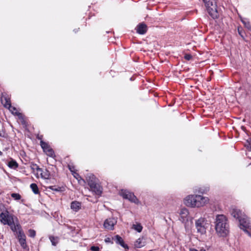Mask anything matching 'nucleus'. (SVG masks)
I'll return each mask as SVG.
<instances>
[{"instance_id": "nucleus-1", "label": "nucleus", "mask_w": 251, "mask_h": 251, "mask_svg": "<svg viewBox=\"0 0 251 251\" xmlns=\"http://www.w3.org/2000/svg\"><path fill=\"white\" fill-rule=\"evenodd\" d=\"M214 223L215 230L219 236L225 237L228 234L229 226L226 216L223 214L217 215Z\"/></svg>"}, {"instance_id": "nucleus-2", "label": "nucleus", "mask_w": 251, "mask_h": 251, "mask_svg": "<svg viewBox=\"0 0 251 251\" xmlns=\"http://www.w3.org/2000/svg\"><path fill=\"white\" fill-rule=\"evenodd\" d=\"M209 201L207 197L200 195H189L184 199V204L191 207H200L203 206Z\"/></svg>"}, {"instance_id": "nucleus-3", "label": "nucleus", "mask_w": 251, "mask_h": 251, "mask_svg": "<svg viewBox=\"0 0 251 251\" xmlns=\"http://www.w3.org/2000/svg\"><path fill=\"white\" fill-rule=\"evenodd\" d=\"M204 2L207 12L209 15L213 19H217L219 17L217 11V6L215 0H202Z\"/></svg>"}, {"instance_id": "nucleus-4", "label": "nucleus", "mask_w": 251, "mask_h": 251, "mask_svg": "<svg viewBox=\"0 0 251 251\" xmlns=\"http://www.w3.org/2000/svg\"><path fill=\"white\" fill-rule=\"evenodd\" d=\"M208 226L207 220L204 217H200L195 221V227L197 232L201 235H204L206 232V229Z\"/></svg>"}, {"instance_id": "nucleus-5", "label": "nucleus", "mask_w": 251, "mask_h": 251, "mask_svg": "<svg viewBox=\"0 0 251 251\" xmlns=\"http://www.w3.org/2000/svg\"><path fill=\"white\" fill-rule=\"evenodd\" d=\"M239 222L240 228L251 237V233L249 231L251 229V223L249 218L245 215H243V217L240 219Z\"/></svg>"}, {"instance_id": "nucleus-6", "label": "nucleus", "mask_w": 251, "mask_h": 251, "mask_svg": "<svg viewBox=\"0 0 251 251\" xmlns=\"http://www.w3.org/2000/svg\"><path fill=\"white\" fill-rule=\"evenodd\" d=\"M15 217L13 214H10L9 211L6 210L0 214V221L4 225H8L13 222L15 219Z\"/></svg>"}, {"instance_id": "nucleus-7", "label": "nucleus", "mask_w": 251, "mask_h": 251, "mask_svg": "<svg viewBox=\"0 0 251 251\" xmlns=\"http://www.w3.org/2000/svg\"><path fill=\"white\" fill-rule=\"evenodd\" d=\"M120 194L124 199H127L132 202L135 203H138L139 202V200L134 194L127 190H121Z\"/></svg>"}, {"instance_id": "nucleus-8", "label": "nucleus", "mask_w": 251, "mask_h": 251, "mask_svg": "<svg viewBox=\"0 0 251 251\" xmlns=\"http://www.w3.org/2000/svg\"><path fill=\"white\" fill-rule=\"evenodd\" d=\"M40 146L42 148L44 152H45L48 156L53 158L55 157V155L53 149L50 148L48 143L43 140H41L40 141Z\"/></svg>"}, {"instance_id": "nucleus-9", "label": "nucleus", "mask_w": 251, "mask_h": 251, "mask_svg": "<svg viewBox=\"0 0 251 251\" xmlns=\"http://www.w3.org/2000/svg\"><path fill=\"white\" fill-rule=\"evenodd\" d=\"M15 220H14L13 222H11V224H8V226H10L11 230L16 234L19 233V231L22 229L19 221L17 217H15Z\"/></svg>"}, {"instance_id": "nucleus-10", "label": "nucleus", "mask_w": 251, "mask_h": 251, "mask_svg": "<svg viewBox=\"0 0 251 251\" xmlns=\"http://www.w3.org/2000/svg\"><path fill=\"white\" fill-rule=\"evenodd\" d=\"M15 220H14L13 222H11V224H8V226H10L11 230L16 234L19 233V231L22 229L19 221L17 217H15Z\"/></svg>"}, {"instance_id": "nucleus-11", "label": "nucleus", "mask_w": 251, "mask_h": 251, "mask_svg": "<svg viewBox=\"0 0 251 251\" xmlns=\"http://www.w3.org/2000/svg\"><path fill=\"white\" fill-rule=\"evenodd\" d=\"M117 223V219L114 218H109L105 220L103 226L108 230H113L114 226Z\"/></svg>"}, {"instance_id": "nucleus-12", "label": "nucleus", "mask_w": 251, "mask_h": 251, "mask_svg": "<svg viewBox=\"0 0 251 251\" xmlns=\"http://www.w3.org/2000/svg\"><path fill=\"white\" fill-rule=\"evenodd\" d=\"M92 191L94 192L96 195L100 196L102 192V187L96 182L95 183H92L91 185L89 186Z\"/></svg>"}, {"instance_id": "nucleus-13", "label": "nucleus", "mask_w": 251, "mask_h": 251, "mask_svg": "<svg viewBox=\"0 0 251 251\" xmlns=\"http://www.w3.org/2000/svg\"><path fill=\"white\" fill-rule=\"evenodd\" d=\"M112 240H114L117 244H119L123 248L126 250H128L129 247L128 245L125 244L123 238L119 235H116L112 237Z\"/></svg>"}, {"instance_id": "nucleus-14", "label": "nucleus", "mask_w": 251, "mask_h": 251, "mask_svg": "<svg viewBox=\"0 0 251 251\" xmlns=\"http://www.w3.org/2000/svg\"><path fill=\"white\" fill-rule=\"evenodd\" d=\"M230 212L231 215L236 219H238L239 221L240 219H241L243 215H245L244 214H243L242 213L241 211L236 208V207H233L230 210Z\"/></svg>"}, {"instance_id": "nucleus-15", "label": "nucleus", "mask_w": 251, "mask_h": 251, "mask_svg": "<svg viewBox=\"0 0 251 251\" xmlns=\"http://www.w3.org/2000/svg\"><path fill=\"white\" fill-rule=\"evenodd\" d=\"M136 29L137 33L143 35L147 31V26L144 23H141L137 25Z\"/></svg>"}, {"instance_id": "nucleus-16", "label": "nucleus", "mask_w": 251, "mask_h": 251, "mask_svg": "<svg viewBox=\"0 0 251 251\" xmlns=\"http://www.w3.org/2000/svg\"><path fill=\"white\" fill-rule=\"evenodd\" d=\"M180 217L179 219L182 222H184L185 221H187V216L189 215L188 210L186 208H182L181 209L179 212Z\"/></svg>"}, {"instance_id": "nucleus-17", "label": "nucleus", "mask_w": 251, "mask_h": 251, "mask_svg": "<svg viewBox=\"0 0 251 251\" xmlns=\"http://www.w3.org/2000/svg\"><path fill=\"white\" fill-rule=\"evenodd\" d=\"M11 113L15 115H16L18 117L20 120H22V123L23 124H25V121L24 120V117L22 113H20L18 111L17 108L15 107L12 106L10 107V109H8Z\"/></svg>"}, {"instance_id": "nucleus-18", "label": "nucleus", "mask_w": 251, "mask_h": 251, "mask_svg": "<svg viewBox=\"0 0 251 251\" xmlns=\"http://www.w3.org/2000/svg\"><path fill=\"white\" fill-rule=\"evenodd\" d=\"M39 173H40L41 178L48 179L50 178V173L47 169H44L41 168V171H40Z\"/></svg>"}, {"instance_id": "nucleus-19", "label": "nucleus", "mask_w": 251, "mask_h": 251, "mask_svg": "<svg viewBox=\"0 0 251 251\" xmlns=\"http://www.w3.org/2000/svg\"><path fill=\"white\" fill-rule=\"evenodd\" d=\"M81 203L77 201H73L71 202V208L75 211H78L80 209Z\"/></svg>"}, {"instance_id": "nucleus-20", "label": "nucleus", "mask_w": 251, "mask_h": 251, "mask_svg": "<svg viewBox=\"0 0 251 251\" xmlns=\"http://www.w3.org/2000/svg\"><path fill=\"white\" fill-rule=\"evenodd\" d=\"M7 166L11 169H15L18 167V164L15 160L11 159V160L8 162Z\"/></svg>"}, {"instance_id": "nucleus-21", "label": "nucleus", "mask_w": 251, "mask_h": 251, "mask_svg": "<svg viewBox=\"0 0 251 251\" xmlns=\"http://www.w3.org/2000/svg\"><path fill=\"white\" fill-rule=\"evenodd\" d=\"M88 184L89 186L91 185L92 183H95L96 182V178L93 174H90L87 177Z\"/></svg>"}, {"instance_id": "nucleus-22", "label": "nucleus", "mask_w": 251, "mask_h": 251, "mask_svg": "<svg viewBox=\"0 0 251 251\" xmlns=\"http://www.w3.org/2000/svg\"><path fill=\"white\" fill-rule=\"evenodd\" d=\"M241 21L242 23L244 24V26L246 28H247L249 30L251 31V24L249 22V20L247 19L241 18Z\"/></svg>"}, {"instance_id": "nucleus-23", "label": "nucleus", "mask_w": 251, "mask_h": 251, "mask_svg": "<svg viewBox=\"0 0 251 251\" xmlns=\"http://www.w3.org/2000/svg\"><path fill=\"white\" fill-rule=\"evenodd\" d=\"M49 188L55 192H62L65 190V188L64 187L56 186L55 185L50 186L49 187Z\"/></svg>"}, {"instance_id": "nucleus-24", "label": "nucleus", "mask_w": 251, "mask_h": 251, "mask_svg": "<svg viewBox=\"0 0 251 251\" xmlns=\"http://www.w3.org/2000/svg\"><path fill=\"white\" fill-rule=\"evenodd\" d=\"M143 239L142 238H139L138 239L134 244V246L136 248H141L145 246V243L142 241Z\"/></svg>"}, {"instance_id": "nucleus-25", "label": "nucleus", "mask_w": 251, "mask_h": 251, "mask_svg": "<svg viewBox=\"0 0 251 251\" xmlns=\"http://www.w3.org/2000/svg\"><path fill=\"white\" fill-rule=\"evenodd\" d=\"M30 187L35 194H38L39 193V188L36 183H31Z\"/></svg>"}, {"instance_id": "nucleus-26", "label": "nucleus", "mask_w": 251, "mask_h": 251, "mask_svg": "<svg viewBox=\"0 0 251 251\" xmlns=\"http://www.w3.org/2000/svg\"><path fill=\"white\" fill-rule=\"evenodd\" d=\"M5 103L3 104L4 107L7 108V109H10V107H11V104L10 100L8 98H5Z\"/></svg>"}, {"instance_id": "nucleus-27", "label": "nucleus", "mask_w": 251, "mask_h": 251, "mask_svg": "<svg viewBox=\"0 0 251 251\" xmlns=\"http://www.w3.org/2000/svg\"><path fill=\"white\" fill-rule=\"evenodd\" d=\"M133 228L138 232H141L142 230L143 227L140 224L133 225Z\"/></svg>"}, {"instance_id": "nucleus-28", "label": "nucleus", "mask_w": 251, "mask_h": 251, "mask_svg": "<svg viewBox=\"0 0 251 251\" xmlns=\"http://www.w3.org/2000/svg\"><path fill=\"white\" fill-rule=\"evenodd\" d=\"M19 242L23 249H25L26 246L25 239H19Z\"/></svg>"}, {"instance_id": "nucleus-29", "label": "nucleus", "mask_w": 251, "mask_h": 251, "mask_svg": "<svg viewBox=\"0 0 251 251\" xmlns=\"http://www.w3.org/2000/svg\"><path fill=\"white\" fill-rule=\"evenodd\" d=\"M208 190H209L208 188H199L198 190L196 189V192H198L199 193L202 194L206 193L207 191H208Z\"/></svg>"}, {"instance_id": "nucleus-30", "label": "nucleus", "mask_w": 251, "mask_h": 251, "mask_svg": "<svg viewBox=\"0 0 251 251\" xmlns=\"http://www.w3.org/2000/svg\"><path fill=\"white\" fill-rule=\"evenodd\" d=\"M237 30H238V34L240 35V36L243 39H245V36H244V34H245V31H244V30L242 29V28L241 27H238V29H237Z\"/></svg>"}, {"instance_id": "nucleus-31", "label": "nucleus", "mask_w": 251, "mask_h": 251, "mask_svg": "<svg viewBox=\"0 0 251 251\" xmlns=\"http://www.w3.org/2000/svg\"><path fill=\"white\" fill-rule=\"evenodd\" d=\"M17 234L18 239H25V235L24 234L23 229L20 230Z\"/></svg>"}, {"instance_id": "nucleus-32", "label": "nucleus", "mask_w": 251, "mask_h": 251, "mask_svg": "<svg viewBox=\"0 0 251 251\" xmlns=\"http://www.w3.org/2000/svg\"><path fill=\"white\" fill-rule=\"evenodd\" d=\"M11 196L15 200H19L21 198V195L18 193H13L11 194Z\"/></svg>"}, {"instance_id": "nucleus-33", "label": "nucleus", "mask_w": 251, "mask_h": 251, "mask_svg": "<svg viewBox=\"0 0 251 251\" xmlns=\"http://www.w3.org/2000/svg\"><path fill=\"white\" fill-rule=\"evenodd\" d=\"M31 168L33 170H36L37 173H39L40 171H41V168H39V167L35 164H32L31 166Z\"/></svg>"}, {"instance_id": "nucleus-34", "label": "nucleus", "mask_w": 251, "mask_h": 251, "mask_svg": "<svg viewBox=\"0 0 251 251\" xmlns=\"http://www.w3.org/2000/svg\"><path fill=\"white\" fill-rule=\"evenodd\" d=\"M29 236L31 237H34L36 235V232L34 230L29 229Z\"/></svg>"}, {"instance_id": "nucleus-35", "label": "nucleus", "mask_w": 251, "mask_h": 251, "mask_svg": "<svg viewBox=\"0 0 251 251\" xmlns=\"http://www.w3.org/2000/svg\"><path fill=\"white\" fill-rule=\"evenodd\" d=\"M49 238H50V242L52 243V245L53 246H56V243L54 242L55 237L54 236H50Z\"/></svg>"}, {"instance_id": "nucleus-36", "label": "nucleus", "mask_w": 251, "mask_h": 251, "mask_svg": "<svg viewBox=\"0 0 251 251\" xmlns=\"http://www.w3.org/2000/svg\"><path fill=\"white\" fill-rule=\"evenodd\" d=\"M184 58L187 60H190L192 58V56L190 54H185L184 56Z\"/></svg>"}, {"instance_id": "nucleus-37", "label": "nucleus", "mask_w": 251, "mask_h": 251, "mask_svg": "<svg viewBox=\"0 0 251 251\" xmlns=\"http://www.w3.org/2000/svg\"><path fill=\"white\" fill-rule=\"evenodd\" d=\"M92 251H100V248L98 246H93L90 248Z\"/></svg>"}, {"instance_id": "nucleus-38", "label": "nucleus", "mask_w": 251, "mask_h": 251, "mask_svg": "<svg viewBox=\"0 0 251 251\" xmlns=\"http://www.w3.org/2000/svg\"><path fill=\"white\" fill-rule=\"evenodd\" d=\"M104 241L106 243H111L112 244L113 243V242L111 241V239L109 237L106 238L104 239Z\"/></svg>"}, {"instance_id": "nucleus-39", "label": "nucleus", "mask_w": 251, "mask_h": 251, "mask_svg": "<svg viewBox=\"0 0 251 251\" xmlns=\"http://www.w3.org/2000/svg\"><path fill=\"white\" fill-rule=\"evenodd\" d=\"M190 251H206L203 249H201L200 250H198L197 249L193 248V249H190Z\"/></svg>"}, {"instance_id": "nucleus-40", "label": "nucleus", "mask_w": 251, "mask_h": 251, "mask_svg": "<svg viewBox=\"0 0 251 251\" xmlns=\"http://www.w3.org/2000/svg\"><path fill=\"white\" fill-rule=\"evenodd\" d=\"M248 148L249 150L251 151V141L249 143V145L248 146Z\"/></svg>"}, {"instance_id": "nucleus-41", "label": "nucleus", "mask_w": 251, "mask_h": 251, "mask_svg": "<svg viewBox=\"0 0 251 251\" xmlns=\"http://www.w3.org/2000/svg\"><path fill=\"white\" fill-rule=\"evenodd\" d=\"M68 167H69V169L70 170V171L72 172H73V169H74V167L71 168L70 165H68Z\"/></svg>"}, {"instance_id": "nucleus-42", "label": "nucleus", "mask_w": 251, "mask_h": 251, "mask_svg": "<svg viewBox=\"0 0 251 251\" xmlns=\"http://www.w3.org/2000/svg\"><path fill=\"white\" fill-rule=\"evenodd\" d=\"M79 29V28H78L77 29H74V31L75 32V33H76L77 31H78V30Z\"/></svg>"}, {"instance_id": "nucleus-43", "label": "nucleus", "mask_w": 251, "mask_h": 251, "mask_svg": "<svg viewBox=\"0 0 251 251\" xmlns=\"http://www.w3.org/2000/svg\"><path fill=\"white\" fill-rule=\"evenodd\" d=\"M2 154H3L2 152L1 151H0V155H2Z\"/></svg>"}, {"instance_id": "nucleus-44", "label": "nucleus", "mask_w": 251, "mask_h": 251, "mask_svg": "<svg viewBox=\"0 0 251 251\" xmlns=\"http://www.w3.org/2000/svg\"><path fill=\"white\" fill-rule=\"evenodd\" d=\"M38 139H40V140H41V141L42 140H41V137H38Z\"/></svg>"}, {"instance_id": "nucleus-45", "label": "nucleus", "mask_w": 251, "mask_h": 251, "mask_svg": "<svg viewBox=\"0 0 251 251\" xmlns=\"http://www.w3.org/2000/svg\"><path fill=\"white\" fill-rule=\"evenodd\" d=\"M0 136H2V135H1V133H0Z\"/></svg>"}]
</instances>
